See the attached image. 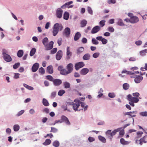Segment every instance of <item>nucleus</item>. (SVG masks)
Instances as JSON below:
<instances>
[{
	"mask_svg": "<svg viewBox=\"0 0 147 147\" xmlns=\"http://www.w3.org/2000/svg\"><path fill=\"white\" fill-rule=\"evenodd\" d=\"M92 42L93 44L95 45H97L98 44L99 42L97 41L96 39L94 38L92 39Z\"/></svg>",
	"mask_w": 147,
	"mask_h": 147,
	"instance_id": "a19ab883",
	"label": "nucleus"
},
{
	"mask_svg": "<svg viewBox=\"0 0 147 147\" xmlns=\"http://www.w3.org/2000/svg\"><path fill=\"white\" fill-rule=\"evenodd\" d=\"M57 48H54L51 51V54L55 53L57 51Z\"/></svg>",
	"mask_w": 147,
	"mask_h": 147,
	"instance_id": "774afa93",
	"label": "nucleus"
},
{
	"mask_svg": "<svg viewBox=\"0 0 147 147\" xmlns=\"http://www.w3.org/2000/svg\"><path fill=\"white\" fill-rule=\"evenodd\" d=\"M36 49L35 48H32V49H31V50L30 53V55L31 56H33L34 55V54H35V53L36 52Z\"/></svg>",
	"mask_w": 147,
	"mask_h": 147,
	"instance_id": "c9c22d12",
	"label": "nucleus"
},
{
	"mask_svg": "<svg viewBox=\"0 0 147 147\" xmlns=\"http://www.w3.org/2000/svg\"><path fill=\"white\" fill-rule=\"evenodd\" d=\"M69 13L67 12H65L63 15V18L64 19L67 20L69 18Z\"/></svg>",
	"mask_w": 147,
	"mask_h": 147,
	"instance_id": "7c9ffc66",
	"label": "nucleus"
},
{
	"mask_svg": "<svg viewBox=\"0 0 147 147\" xmlns=\"http://www.w3.org/2000/svg\"><path fill=\"white\" fill-rule=\"evenodd\" d=\"M39 72L41 73L42 74H43L45 73V69L43 67H41L39 69Z\"/></svg>",
	"mask_w": 147,
	"mask_h": 147,
	"instance_id": "5fc2aeb1",
	"label": "nucleus"
},
{
	"mask_svg": "<svg viewBox=\"0 0 147 147\" xmlns=\"http://www.w3.org/2000/svg\"><path fill=\"white\" fill-rule=\"evenodd\" d=\"M85 65L83 62H80L77 63L75 66V68L76 70H78L80 68L83 67Z\"/></svg>",
	"mask_w": 147,
	"mask_h": 147,
	"instance_id": "6e6552de",
	"label": "nucleus"
},
{
	"mask_svg": "<svg viewBox=\"0 0 147 147\" xmlns=\"http://www.w3.org/2000/svg\"><path fill=\"white\" fill-rule=\"evenodd\" d=\"M57 131V129L53 127H51V132H53V133H55Z\"/></svg>",
	"mask_w": 147,
	"mask_h": 147,
	"instance_id": "338daca9",
	"label": "nucleus"
},
{
	"mask_svg": "<svg viewBox=\"0 0 147 147\" xmlns=\"http://www.w3.org/2000/svg\"><path fill=\"white\" fill-rule=\"evenodd\" d=\"M100 29V26H96L92 29L91 31V33L92 34H95L99 31Z\"/></svg>",
	"mask_w": 147,
	"mask_h": 147,
	"instance_id": "f8f14e48",
	"label": "nucleus"
},
{
	"mask_svg": "<svg viewBox=\"0 0 147 147\" xmlns=\"http://www.w3.org/2000/svg\"><path fill=\"white\" fill-rule=\"evenodd\" d=\"M65 92V90H60L58 93V94L60 96H62Z\"/></svg>",
	"mask_w": 147,
	"mask_h": 147,
	"instance_id": "4c0bfd02",
	"label": "nucleus"
},
{
	"mask_svg": "<svg viewBox=\"0 0 147 147\" xmlns=\"http://www.w3.org/2000/svg\"><path fill=\"white\" fill-rule=\"evenodd\" d=\"M2 55L4 60L6 61L9 62L12 61V58L9 55L6 54L4 52L3 53Z\"/></svg>",
	"mask_w": 147,
	"mask_h": 147,
	"instance_id": "0eeeda50",
	"label": "nucleus"
},
{
	"mask_svg": "<svg viewBox=\"0 0 147 147\" xmlns=\"http://www.w3.org/2000/svg\"><path fill=\"white\" fill-rule=\"evenodd\" d=\"M87 23V21L85 20H82L81 22V24L82 27H83L85 26Z\"/></svg>",
	"mask_w": 147,
	"mask_h": 147,
	"instance_id": "58836bf2",
	"label": "nucleus"
},
{
	"mask_svg": "<svg viewBox=\"0 0 147 147\" xmlns=\"http://www.w3.org/2000/svg\"><path fill=\"white\" fill-rule=\"evenodd\" d=\"M101 41L103 45L106 44L108 42L107 40L103 38H102Z\"/></svg>",
	"mask_w": 147,
	"mask_h": 147,
	"instance_id": "0e129e2a",
	"label": "nucleus"
},
{
	"mask_svg": "<svg viewBox=\"0 0 147 147\" xmlns=\"http://www.w3.org/2000/svg\"><path fill=\"white\" fill-rule=\"evenodd\" d=\"M53 82L54 85L55 86H59L62 83V81L59 79L54 80Z\"/></svg>",
	"mask_w": 147,
	"mask_h": 147,
	"instance_id": "a211bd4d",
	"label": "nucleus"
},
{
	"mask_svg": "<svg viewBox=\"0 0 147 147\" xmlns=\"http://www.w3.org/2000/svg\"><path fill=\"white\" fill-rule=\"evenodd\" d=\"M24 86L27 89L31 90H33L34 89V88L31 86H30L25 84H24Z\"/></svg>",
	"mask_w": 147,
	"mask_h": 147,
	"instance_id": "473e14b6",
	"label": "nucleus"
},
{
	"mask_svg": "<svg viewBox=\"0 0 147 147\" xmlns=\"http://www.w3.org/2000/svg\"><path fill=\"white\" fill-rule=\"evenodd\" d=\"M62 56V52L61 50L59 51L56 55V59L58 60H60Z\"/></svg>",
	"mask_w": 147,
	"mask_h": 147,
	"instance_id": "dca6fc26",
	"label": "nucleus"
},
{
	"mask_svg": "<svg viewBox=\"0 0 147 147\" xmlns=\"http://www.w3.org/2000/svg\"><path fill=\"white\" fill-rule=\"evenodd\" d=\"M118 21L117 22V24L120 26H123L124 25V24L123 23L122 20L120 19L118 20Z\"/></svg>",
	"mask_w": 147,
	"mask_h": 147,
	"instance_id": "ea45409f",
	"label": "nucleus"
},
{
	"mask_svg": "<svg viewBox=\"0 0 147 147\" xmlns=\"http://www.w3.org/2000/svg\"><path fill=\"white\" fill-rule=\"evenodd\" d=\"M140 69L142 71H144L145 70H147V64L146 63H145V66L144 67H141Z\"/></svg>",
	"mask_w": 147,
	"mask_h": 147,
	"instance_id": "69168bd1",
	"label": "nucleus"
},
{
	"mask_svg": "<svg viewBox=\"0 0 147 147\" xmlns=\"http://www.w3.org/2000/svg\"><path fill=\"white\" fill-rule=\"evenodd\" d=\"M121 129V128H119L115 129L112 132H111V130H108L106 132V134L107 137L110 139V140H111L113 136L116 134V132L119 131Z\"/></svg>",
	"mask_w": 147,
	"mask_h": 147,
	"instance_id": "7ed1b4c3",
	"label": "nucleus"
},
{
	"mask_svg": "<svg viewBox=\"0 0 147 147\" xmlns=\"http://www.w3.org/2000/svg\"><path fill=\"white\" fill-rule=\"evenodd\" d=\"M20 129V127L18 125H15L13 126V130L15 131H18Z\"/></svg>",
	"mask_w": 147,
	"mask_h": 147,
	"instance_id": "49530a36",
	"label": "nucleus"
},
{
	"mask_svg": "<svg viewBox=\"0 0 147 147\" xmlns=\"http://www.w3.org/2000/svg\"><path fill=\"white\" fill-rule=\"evenodd\" d=\"M147 53V49H146L140 51V54L141 56H143L146 55Z\"/></svg>",
	"mask_w": 147,
	"mask_h": 147,
	"instance_id": "e433bc0d",
	"label": "nucleus"
},
{
	"mask_svg": "<svg viewBox=\"0 0 147 147\" xmlns=\"http://www.w3.org/2000/svg\"><path fill=\"white\" fill-rule=\"evenodd\" d=\"M122 74L125 73L127 74H133V73L130 71L126 70V69H123L121 72Z\"/></svg>",
	"mask_w": 147,
	"mask_h": 147,
	"instance_id": "c03bdc74",
	"label": "nucleus"
},
{
	"mask_svg": "<svg viewBox=\"0 0 147 147\" xmlns=\"http://www.w3.org/2000/svg\"><path fill=\"white\" fill-rule=\"evenodd\" d=\"M108 96L111 98H113L115 96V94L114 92H109L108 94Z\"/></svg>",
	"mask_w": 147,
	"mask_h": 147,
	"instance_id": "8fccbe9b",
	"label": "nucleus"
},
{
	"mask_svg": "<svg viewBox=\"0 0 147 147\" xmlns=\"http://www.w3.org/2000/svg\"><path fill=\"white\" fill-rule=\"evenodd\" d=\"M57 92H52L51 94L50 97L51 98H53L55 97L56 95Z\"/></svg>",
	"mask_w": 147,
	"mask_h": 147,
	"instance_id": "864d4df0",
	"label": "nucleus"
},
{
	"mask_svg": "<svg viewBox=\"0 0 147 147\" xmlns=\"http://www.w3.org/2000/svg\"><path fill=\"white\" fill-rule=\"evenodd\" d=\"M108 30L111 32H114V28H113V27H112V26H110V27H108Z\"/></svg>",
	"mask_w": 147,
	"mask_h": 147,
	"instance_id": "bf43d9fd",
	"label": "nucleus"
},
{
	"mask_svg": "<svg viewBox=\"0 0 147 147\" xmlns=\"http://www.w3.org/2000/svg\"><path fill=\"white\" fill-rule=\"evenodd\" d=\"M48 42L49 40L47 37L44 38L42 40V43L45 47V49L46 50H50L53 47V42L51 41L48 45Z\"/></svg>",
	"mask_w": 147,
	"mask_h": 147,
	"instance_id": "f257e3e1",
	"label": "nucleus"
},
{
	"mask_svg": "<svg viewBox=\"0 0 147 147\" xmlns=\"http://www.w3.org/2000/svg\"><path fill=\"white\" fill-rule=\"evenodd\" d=\"M98 139L103 143H105L106 140V139L103 137L101 136H98Z\"/></svg>",
	"mask_w": 147,
	"mask_h": 147,
	"instance_id": "c85d7f7f",
	"label": "nucleus"
},
{
	"mask_svg": "<svg viewBox=\"0 0 147 147\" xmlns=\"http://www.w3.org/2000/svg\"><path fill=\"white\" fill-rule=\"evenodd\" d=\"M42 104L46 106H48L49 105V104L47 100L45 98H44L42 99Z\"/></svg>",
	"mask_w": 147,
	"mask_h": 147,
	"instance_id": "cd10ccee",
	"label": "nucleus"
},
{
	"mask_svg": "<svg viewBox=\"0 0 147 147\" xmlns=\"http://www.w3.org/2000/svg\"><path fill=\"white\" fill-rule=\"evenodd\" d=\"M62 10L61 8L57 9L56 12L57 17L59 18H61L62 17Z\"/></svg>",
	"mask_w": 147,
	"mask_h": 147,
	"instance_id": "1a4fd4ad",
	"label": "nucleus"
},
{
	"mask_svg": "<svg viewBox=\"0 0 147 147\" xmlns=\"http://www.w3.org/2000/svg\"><path fill=\"white\" fill-rule=\"evenodd\" d=\"M142 43V41L140 40H138L135 42V44L137 46L141 45Z\"/></svg>",
	"mask_w": 147,
	"mask_h": 147,
	"instance_id": "052dcab7",
	"label": "nucleus"
},
{
	"mask_svg": "<svg viewBox=\"0 0 147 147\" xmlns=\"http://www.w3.org/2000/svg\"><path fill=\"white\" fill-rule=\"evenodd\" d=\"M138 113V111H133L132 112H127L125 113V115H131V114H133V113H134V114H137Z\"/></svg>",
	"mask_w": 147,
	"mask_h": 147,
	"instance_id": "79ce46f5",
	"label": "nucleus"
},
{
	"mask_svg": "<svg viewBox=\"0 0 147 147\" xmlns=\"http://www.w3.org/2000/svg\"><path fill=\"white\" fill-rule=\"evenodd\" d=\"M23 53L24 52L22 50H20L18 52V56L19 57H21L22 56Z\"/></svg>",
	"mask_w": 147,
	"mask_h": 147,
	"instance_id": "2f4dec72",
	"label": "nucleus"
},
{
	"mask_svg": "<svg viewBox=\"0 0 147 147\" xmlns=\"http://www.w3.org/2000/svg\"><path fill=\"white\" fill-rule=\"evenodd\" d=\"M66 50V55L67 56L68 59H69L70 58L69 57L71 55L72 53L70 51V48L69 47H67Z\"/></svg>",
	"mask_w": 147,
	"mask_h": 147,
	"instance_id": "6ab92c4d",
	"label": "nucleus"
},
{
	"mask_svg": "<svg viewBox=\"0 0 147 147\" xmlns=\"http://www.w3.org/2000/svg\"><path fill=\"white\" fill-rule=\"evenodd\" d=\"M73 68V65L71 63L69 64L67 66V69L69 73H71L72 71Z\"/></svg>",
	"mask_w": 147,
	"mask_h": 147,
	"instance_id": "f3484780",
	"label": "nucleus"
},
{
	"mask_svg": "<svg viewBox=\"0 0 147 147\" xmlns=\"http://www.w3.org/2000/svg\"><path fill=\"white\" fill-rule=\"evenodd\" d=\"M89 71V70L87 68H84L81 69L80 71V74L83 75H86Z\"/></svg>",
	"mask_w": 147,
	"mask_h": 147,
	"instance_id": "2eb2a0df",
	"label": "nucleus"
},
{
	"mask_svg": "<svg viewBox=\"0 0 147 147\" xmlns=\"http://www.w3.org/2000/svg\"><path fill=\"white\" fill-rule=\"evenodd\" d=\"M120 142L123 145H127L129 143L128 142L125 141L124 139L123 138L121 139Z\"/></svg>",
	"mask_w": 147,
	"mask_h": 147,
	"instance_id": "c756f323",
	"label": "nucleus"
},
{
	"mask_svg": "<svg viewBox=\"0 0 147 147\" xmlns=\"http://www.w3.org/2000/svg\"><path fill=\"white\" fill-rule=\"evenodd\" d=\"M100 53L99 52H96L94 53L92 55V57L94 58H97L100 55Z\"/></svg>",
	"mask_w": 147,
	"mask_h": 147,
	"instance_id": "603ef678",
	"label": "nucleus"
},
{
	"mask_svg": "<svg viewBox=\"0 0 147 147\" xmlns=\"http://www.w3.org/2000/svg\"><path fill=\"white\" fill-rule=\"evenodd\" d=\"M48 72L50 74H52L53 72V68L52 65H50L47 67Z\"/></svg>",
	"mask_w": 147,
	"mask_h": 147,
	"instance_id": "aec40b11",
	"label": "nucleus"
},
{
	"mask_svg": "<svg viewBox=\"0 0 147 147\" xmlns=\"http://www.w3.org/2000/svg\"><path fill=\"white\" fill-rule=\"evenodd\" d=\"M105 22V20H102L100 22L99 24L102 27L104 26Z\"/></svg>",
	"mask_w": 147,
	"mask_h": 147,
	"instance_id": "13d9d810",
	"label": "nucleus"
},
{
	"mask_svg": "<svg viewBox=\"0 0 147 147\" xmlns=\"http://www.w3.org/2000/svg\"><path fill=\"white\" fill-rule=\"evenodd\" d=\"M133 74H131V75L130 76V77L131 78H135L136 75L135 74H139V72L138 71H135L134 73L132 72Z\"/></svg>",
	"mask_w": 147,
	"mask_h": 147,
	"instance_id": "09e8293b",
	"label": "nucleus"
},
{
	"mask_svg": "<svg viewBox=\"0 0 147 147\" xmlns=\"http://www.w3.org/2000/svg\"><path fill=\"white\" fill-rule=\"evenodd\" d=\"M70 33V29L68 27L66 28L64 30L63 32V35L67 37H68Z\"/></svg>",
	"mask_w": 147,
	"mask_h": 147,
	"instance_id": "9b49d317",
	"label": "nucleus"
},
{
	"mask_svg": "<svg viewBox=\"0 0 147 147\" xmlns=\"http://www.w3.org/2000/svg\"><path fill=\"white\" fill-rule=\"evenodd\" d=\"M80 105H81V107L84 108V111H85L87 110L88 106L87 105H86V104L84 103L83 102L80 101Z\"/></svg>",
	"mask_w": 147,
	"mask_h": 147,
	"instance_id": "a878e982",
	"label": "nucleus"
},
{
	"mask_svg": "<svg viewBox=\"0 0 147 147\" xmlns=\"http://www.w3.org/2000/svg\"><path fill=\"white\" fill-rule=\"evenodd\" d=\"M73 3L72 1H70L66 3L65 4H64L61 7V8H65L66 7H69L68 6L71 4Z\"/></svg>",
	"mask_w": 147,
	"mask_h": 147,
	"instance_id": "5701e85b",
	"label": "nucleus"
},
{
	"mask_svg": "<svg viewBox=\"0 0 147 147\" xmlns=\"http://www.w3.org/2000/svg\"><path fill=\"white\" fill-rule=\"evenodd\" d=\"M132 95L134 97L139 98L140 94L138 92H135L133 93Z\"/></svg>",
	"mask_w": 147,
	"mask_h": 147,
	"instance_id": "680f3d73",
	"label": "nucleus"
},
{
	"mask_svg": "<svg viewBox=\"0 0 147 147\" xmlns=\"http://www.w3.org/2000/svg\"><path fill=\"white\" fill-rule=\"evenodd\" d=\"M81 35L79 32H77L74 36V39L75 41L78 40L79 38L81 37Z\"/></svg>",
	"mask_w": 147,
	"mask_h": 147,
	"instance_id": "393cba45",
	"label": "nucleus"
},
{
	"mask_svg": "<svg viewBox=\"0 0 147 147\" xmlns=\"http://www.w3.org/2000/svg\"><path fill=\"white\" fill-rule=\"evenodd\" d=\"M143 79V77L140 76H136L134 79L135 82L137 83H139Z\"/></svg>",
	"mask_w": 147,
	"mask_h": 147,
	"instance_id": "4468645a",
	"label": "nucleus"
},
{
	"mask_svg": "<svg viewBox=\"0 0 147 147\" xmlns=\"http://www.w3.org/2000/svg\"><path fill=\"white\" fill-rule=\"evenodd\" d=\"M139 21L138 18L136 16L132 17L129 20V22L132 23H135Z\"/></svg>",
	"mask_w": 147,
	"mask_h": 147,
	"instance_id": "ddd939ff",
	"label": "nucleus"
},
{
	"mask_svg": "<svg viewBox=\"0 0 147 147\" xmlns=\"http://www.w3.org/2000/svg\"><path fill=\"white\" fill-rule=\"evenodd\" d=\"M20 63H15L14 65H13V69H16L20 66Z\"/></svg>",
	"mask_w": 147,
	"mask_h": 147,
	"instance_id": "3c124183",
	"label": "nucleus"
},
{
	"mask_svg": "<svg viewBox=\"0 0 147 147\" xmlns=\"http://www.w3.org/2000/svg\"><path fill=\"white\" fill-rule=\"evenodd\" d=\"M123 87L124 89L125 90H127L129 89V86L128 84L127 83H125L123 84Z\"/></svg>",
	"mask_w": 147,
	"mask_h": 147,
	"instance_id": "f704fd0d",
	"label": "nucleus"
},
{
	"mask_svg": "<svg viewBox=\"0 0 147 147\" xmlns=\"http://www.w3.org/2000/svg\"><path fill=\"white\" fill-rule=\"evenodd\" d=\"M140 97L137 98L135 97H132L131 94H129L127 96V99L128 100H132L135 103H137L139 101V99H141Z\"/></svg>",
	"mask_w": 147,
	"mask_h": 147,
	"instance_id": "39448f33",
	"label": "nucleus"
},
{
	"mask_svg": "<svg viewBox=\"0 0 147 147\" xmlns=\"http://www.w3.org/2000/svg\"><path fill=\"white\" fill-rule=\"evenodd\" d=\"M62 42V40L61 38H59L57 40V43L58 44L59 46H60Z\"/></svg>",
	"mask_w": 147,
	"mask_h": 147,
	"instance_id": "e2e57ef3",
	"label": "nucleus"
},
{
	"mask_svg": "<svg viewBox=\"0 0 147 147\" xmlns=\"http://www.w3.org/2000/svg\"><path fill=\"white\" fill-rule=\"evenodd\" d=\"M63 26L61 24L57 23L55 24L53 27V36H55L58 34L59 30L61 31L63 29Z\"/></svg>",
	"mask_w": 147,
	"mask_h": 147,
	"instance_id": "f03ea898",
	"label": "nucleus"
},
{
	"mask_svg": "<svg viewBox=\"0 0 147 147\" xmlns=\"http://www.w3.org/2000/svg\"><path fill=\"white\" fill-rule=\"evenodd\" d=\"M75 103H72L73 109L75 111L78 110V108L80 106V100L78 99H75L74 100Z\"/></svg>",
	"mask_w": 147,
	"mask_h": 147,
	"instance_id": "20e7f679",
	"label": "nucleus"
},
{
	"mask_svg": "<svg viewBox=\"0 0 147 147\" xmlns=\"http://www.w3.org/2000/svg\"><path fill=\"white\" fill-rule=\"evenodd\" d=\"M143 134V132L141 131H138L136 133V137L135 138V140H137V138H140Z\"/></svg>",
	"mask_w": 147,
	"mask_h": 147,
	"instance_id": "4be33fe9",
	"label": "nucleus"
},
{
	"mask_svg": "<svg viewBox=\"0 0 147 147\" xmlns=\"http://www.w3.org/2000/svg\"><path fill=\"white\" fill-rule=\"evenodd\" d=\"M87 10L89 13L91 15L93 14V11L90 7H87Z\"/></svg>",
	"mask_w": 147,
	"mask_h": 147,
	"instance_id": "6e6d98bb",
	"label": "nucleus"
},
{
	"mask_svg": "<svg viewBox=\"0 0 147 147\" xmlns=\"http://www.w3.org/2000/svg\"><path fill=\"white\" fill-rule=\"evenodd\" d=\"M51 142V141L49 139H47L45 142L43 143V144L44 145H48L50 144Z\"/></svg>",
	"mask_w": 147,
	"mask_h": 147,
	"instance_id": "72a5a7b5",
	"label": "nucleus"
},
{
	"mask_svg": "<svg viewBox=\"0 0 147 147\" xmlns=\"http://www.w3.org/2000/svg\"><path fill=\"white\" fill-rule=\"evenodd\" d=\"M147 142V136L146 135L143 137L141 138L139 140H136V143L138 144L139 142L140 145H142L143 143H146Z\"/></svg>",
	"mask_w": 147,
	"mask_h": 147,
	"instance_id": "423d86ee",
	"label": "nucleus"
},
{
	"mask_svg": "<svg viewBox=\"0 0 147 147\" xmlns=\"http://www.w3.org/2000/svg\"><path fill=\"white\" fill-rule=\"evenodd\" d=\"M84 50V48L83 47H80L77 49V53L78 54H81Z\"/></svg>",
	"mask_w": 147,
	"mask_h": 147,
	"instance_id": "412c9836",
	"label": "nucleus"
},
{
	"mask_svg": "<svg viewBox=\"0 0 147 147\" xmlns=\"http://www.w3.org/2000/svg\"><path fill=\"white\" fill-rule=\"evenodd\" d=\"M59 145V143L57 141H55L53 143V145L55 147H58Z\"/></svg>",
	"mask_w": 147,
	"mask_h": 147,
	"instance_id": "a18cd8bd",
	"label": "nucleus"
},
{
	"mask_svg": "<svg viewBox=\"0 0 147 147\" xmlns=\"http://www.w3.org/2000/svg\"><path fill=\"white\" fill-rule=\"evenodd\" d=\"M63 85L64 86L65 88H68L70 87V84L67 82H63Z\"/></svg>",
	"mask_w": 147,
	"mask_h": 147,
	"instance_id": "37998d69",
	"label": "nucleus"
},
{
	"mask_svg": "<svg viewBox=\"0 0 147 147\" xmlns=\"http://www.w3.org/2000/svg\"><path fill=\"white\" fill-rule=\"evenodd\" d=\"M140 115L143 117H146L147 116V112L144 111L140 112L139 113Z\"/></svg>",
	"mask_w": 147,
	"mask_h": 147,
	"instance_id": "de8ad7c7",
	"label": "nucleus"
},
{
	"mask_svg": "<svg viewBox=\"0 0 147 147\" xmlns=\"http://www.w3.org/2000/svg\"><path fill=\"white\" fill-rule=\"evenodd\" d=\"M47 79L53 82L54 80L53 77L51 76H47Z\"/></svg>",
	"mask_w": 147,
	"mask_h": 147,
	"instance_id": "4d7b16f0",
	"label": "nucleus"
},
{
	"mask_svg": "<svg viewBox=\"0 0 147 147\" xmlns=\"http://www.w3.org/2000/svg\"><path fill=\"white\" fill-rule=\"evenodd\" d=\"M60 73L61 74L64 75H66L69 74L68 71H67L65 69H63L60 72Z\"/></svg>",
	"mask_w": 147,
	"mask_h": 147,
	"instance_id": "bb28decb",
	"label": "nucleus"
},
{
	"mask_svg": "<svg viewBox=\"0 0 147 147\" xmlns=\"http://www.w3.org/2000/svg\"><path fill=\"white\" fill-rule=\"evenodd\" d=\"M90 55L89 53H86L83 56V59L84 60H87L90 59Z\"/></svg>",
	"mask_w": 147,
	"mask_h": 147,
	"instance_id": "b1692460",
	"label": "nucleus"
},
{
	"mask_svg": "<svg viewBox=\"0 0 147 147\" xmlns=\"http://www.w3.org/2000/svg\"><path fill=\"white\" fill-rule=\"evenodd\" d=\"M39 64L37 63H34L32 66V71L34 72L36 71L39 67Z\"/></svg>",
	"mask_w": 147,
	"mask_h": 147,
	"instance_id": "9d476101",
	"label": "nucleus"
}]
</instances>
